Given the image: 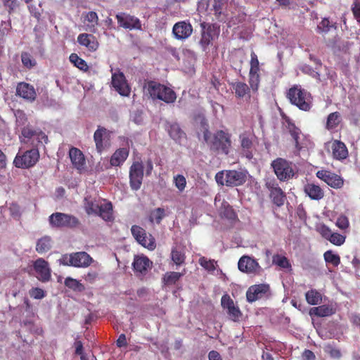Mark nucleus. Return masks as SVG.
Segmentation results:
<instances>
[{"instance_id":"nucleus-64","label":"nucleus","mask_w":360,"mask_h":360,"mask_svg":"<svg viewBox=\"0 0 360 360\" xmlns=\"http://www.w3.org/2000/svg\"><path fill=\"white\" fill-rule=\"evenodd\" d=\"M209 360H222L220 354L215 350H212L208 354Z\"/></svg>"},{"instance_id":"nucleus-5","label":"nucleus","mask_w":360,"mask_h":360,"mask_svg":"<svg viewBox=\"0 0 360 360\" xmlns=\"http://www.w3.org/2000/svg\"><path fill=\"white\" fill-rule=\"evenodd\" d=\"M291 104L303 111H309L312 106L311 94L299 85L290 87L286 95Z\"/></svg>"},{"instance_id":"nucleus-33","label":"nucleus","mask_w":360,"mask_h":360,"mask_svg":"<svg viewBox=\"0 0 360 360\" xmlns=\"http://www.w3.org/2000/svg\"><path fill=\"white\" fill-rule=\"evenodd\" d=\"M304 191L311 200H319L324 196V192L322 188L314 184H306Z\"/></svg>"},{"instance_id":"nucleus-47","label":"nucleus","mask_w":360,"mask_h":360,"mask_svg":"<svg viewBox=\"0 0 360 360\" xmlns=\"http://www.w3.org/2000/svg\"><path fill=\"white\" fill-rule=\"evenodd\" d=\"M171 257L174 264L177 266H180L185 262L186 256L185 254L181 251L177 250L176 248H173L171 252Z\"/></svg>"},{"instance_id":"nucleus-24","label":"nucleus","mask_w":360,"mask_h":360,"mask_svg":"<svg viewBox=\"0 0 360 360\" xmlns=\"http://www.w3.org/2000/svg\"><path fill=\"white\" fill-rule=\"evenodd\" d=\"M193 32L192 25L185 21L178 22L174 24L172 33L177 39H185L189 37Z\"/></svg>"},{"instance_id":"nucleus-2","label":"nucleus","mask_w":360,"mask_h":360,"mask_svg":"<svg viewBox=\"0 0 360 360\" xmlns=\"http://www.w3.org/2000/svg\"><path fill=\"white\" fill-rule=\"evenodd\" d=\"M205 141L209 145L211 150L221 151L228 155L231 146V134L224 130H218L213 135L206 129L203 132Z\"/></svg>"},{"instance_id":"nucleus-37","label":"nucleus","mask_w":360,"mask_h":360,"mask_svg":"<svg viewBox=\"0 0 360 360\" xmlns=\"http://www.w3.org/2000/svg\"><path fill=\"white\" fill-rule=\"evenodd\" d=\"M341 122V116L339 112H334L328 115L326 122V129L332 130L336 128Z\"/></svg>"},{"instance_id":"nucleus-9","label":"nucleus","mask_w":360,"mask_h":360,"mask_svg":"<svg viewBox=\"0 0 360 360\" xmlns=\"http://www.w3.org/2000/svg\"><path fill=\"white\" fill-rule=\"evenodd\" d=\"M201 38L200 44L205 51L212 41L217 39L220 33V27L216 23L202 22L200 23Z\"/></svg>"},{"instance_id":"nucleus-34","label":"nucleus","mask_w":360,"mask_h":360,"mask_svg":"<svg viewBox=\"0 0 360 360\" xmlns=\"http://www.w3.org/2000/svg\"><path fill=\"white\" fill-rule=\"evenodd\" d=\"M335 313V309L326 304H323L319 307H313L309 311L311 316H316L318 317L330 316Z\"/></svg>"},{"instance_id":"nucleus-4","label":"nucleus","mask_w":360,"mask_h":360,"mask_svg":"<svg viewBox=\"0 0 360 360\" xmlns=\"http://www.w3.org/2000/svg\"><path fill=\"white\" fill-rule=\"evenodd\" d=\"M84 208L88 215H96L105 221H111L112 216V205L110 202L101 204L91 197H86L84 200Z\"/></svg>"},{"instance_id":"nucleus-10","label":"nucleus","mask_w":360,"mask_h":360,"mask_svg":"<svg viewBox=\"0 0 360 360\" xmlns=\"http://www.w3.org/2000/svg\"><path fill=\"white\" fill-rule=\"evenodd\" d=\"M284 119L285 127L294 140L296 154L299 155L304 148L307 147L309 140L290 117H285Z\"/></svg>"},{"instance_id":"nucleus-57","label":"nucleus","mask_w":360,"mask_h":360,"mask_svg":"<svg viewBox=\"0 0 360 360\" xmlns=\"http://www.w3.org/2000/svg\"><path fill=\"white\" fill-rule=\"evenodd\" d=\"M29 294L31 297L37 300H41L45 297V292L39 288H32L30 290Z\"/></svg>"},{"instance_id":"nucleus-61","label":"nucleus","mask_w":360,"mask_h":360,"mask_svg":"<svg viewBox=\"0 0 360 360\" xmlns=\"http://www.w3.org/2000/svg\"><path fill=\"white\" fill-rule=\"evenodd\" d=\"M225 177L226 171L219 172L215 175V180L218 184L223 186L225 184Z\"/></svg>"},{"instance_id":"nucleus-43","label":"nucleus","mask_w":360,"mask_h":360,"mask_svg":"<svg viewBox=\"0 0 360 360\" xmlns=\"http://www.w3.org/2000/svg\"><path fill=\"white\" fill-rule=\"evenodd\" d=\"M20 57L24 68L30 70L36 66L37 61L30 53L23 51Z\"/></svg>"},{"instance_id":"nucleus-12","label":"nucleus","mask_w":360,"mask_h":360,"mask_svg":"<svg viewBox=\"0 0 360 360\" xmlns=\"http://www.w3.org/2000/svg\"><path fill=\"white\" fill-rule=\"evenodd\" d=\"M131 232L135 240L143 247L149 250L155 249V238L151 234H148L144 229L137 225H133L131 228Z\"/></svg>"},{"instance_id":"nucleus-26","label":"nucleus","mask_w":360,"mask_h":360,"mask_svg":"<svg viewBox=\"0 0 360 360\" xmlns=\"http://www.w3.org/2000/svg\"><path fill=\"white\" fill-rule=\"evenodd\" d=\"M21 134L23 137L32 140L31 143L35 147H37L39 143H42L43 140L45 142L48 140L47 136L44 132H37L29 127H24Z\"/></svg>"},{"instance_id":"nucleus-41","label":"nucleus","mask_w":360,"mask_h":360,"mask_svg":"<svg viewBox=\"0 0 360 360\" xmlns=\"http://www.w3.org/2000/svg\"><path fill=\"white\" fill-rule=\"evenodd\" d=\"M70 61L77 68L82 71H87L89 66L86 62L81 58L77 53H71L69 57Z\"/></svg>"},{"instance_id":"nucleus-15","label":"nucleus","mask_w":360,"mask_h":360,"mask_svg":"<svg viewBox=\"0 0 360 360\" xmlns=\"http://www.w3.org/2000/svg\"><path fill=\"white\" fill-rule=\"evenodd\" d=\"M238 267L241 272L248 274L259 275L262 271V269L257 261L247 255H243L240 258Z\"/></svg>"},{"instance_id":"nucleus-16","label":"nucleus","mask_w":360,"mask_h":360,"mask_svg":"<svg viewBox=\"0 0 360 360\" xmlns=\"http://www.w3.org/2000/svg\"><path fill=\"white\" fill-rule=\"evenodd\" d=\"M221 305L223 309H226L229 318L234 321H239L243 316L238 306L236 305L233 300L228 294H225L221 297Z\"/></svg>"},{"instance_id":"nucleus-36","label":"nucleus","mask_w":360,"mask_h":360,"mask_svg":"<svg viewBox=\"0 0 360 360\" xmlns=\"http://www.w3.org/2000/svg\"><path fill=\"white\" fill-rule=\"evenodd\" d=\"M305 298L308 304L316 305L322 300L321 294L315 289H311L305 293Z\"/></svg>"},{"instance_id":"nucleus-52","label":"nucleus","mask_w":360,"mask_h":360,"mask_svg":"<svg viewBox=\"0 0 360 360\" xmlns=\"http://www.w3.org/2000/svg\"><path fill=\"white\" fill-rule=\"evenodd\" d=\"M174 182L179 191H183L186 186V180L184 175L177 174L174 177Z\"/></svg>"},{"instance_id":"nucleus-22","label":"nucleus","mask_w":360,"mask_h":360,"mask_svg":"<svg viewBox=\"0 0 360 360\" xmlns=\"http://www.w3.org/2000/svg\"><path fill=\"white\" fill-rule=\"evenodd\" d=\"M270 290L269 284L260 283L251 285L246 292V298L248 302H253L262 298Z\"/></svg>"},{"instance_id":"nucleus-13","label":"nucleus","mask_w":360,"mask_h":360,"mask_svg":"<svg viewBox=\"0 0 360 360\" xmlns=\"http://www.w3.org/2000/svg\"><path fill=\"white\" fill-rule=\"evenodd\" d=\"M112 132L103 127L98 126L94 134L96 149L99 154L108 149L111 145Z\"/></svg>"},{"instance_id":"nucleus-42","label":"nucleus","mask_w":360,"mask_h":360,"mask_svg":"<svg viewBox=\"0 0 360 360\" xmlns=\"http://www.w3.org/2000/svg\"><path fill=\"white\" fill-rule=\"evenodd\" d=\"M272 263L282 269L291 268V264L288 259L282 255L276 254L272 257Z\"/></svg>"},{"instance_id":"nucleus-44","label":"nucleus","mask_w":360,"mask_h":360,"mask_svg":"<svg viewBox=\"0 0 360 360\" xmlns=\"http://www.w3.org/2000/svg\"><path fill=\"white\" fill-rule=\"evenodd\" d=\"M64 283L66 287L74 291L82 292L85 289L83 284H82L79 281L71 277L66 278Z\"/></svg>"},{"instance_id":"nucleus-32","label":"nucleus","mask_w":360,"mask_h":360,"mask_svg":"<svg viewBox=\"0 0 360 360\" xmlns=\"http://www.w3.org/2000/svg\"><path fill=\"white\" fill-rule=\"evenodd\" d=\"M129 156V150L126 148H121L115 151L112 155L110 163L111 166L119 167L122 165Z\"/></svg>"},{"instance_id":"nucleus-35","label":"nucleus","mask_w":360,"mask_h":360,"mask_svg":"<svg viewBox=\"0 0 360 360\" xmlns=\"http://www.w3.org/2000/svg\"><path fill=\"white\" fill-rule=\"evenodd\" d=\"M232 89L235 91V96L238 98H243L245 96L250 98V88L243 82H236L231 84Z\"/></svg>"},{"instance_id":"nucleus-21","label":"nucleus","mask_w":360,"mask_h":360,"mask_svg":"<svg viewBox=\"0 0 360 360\" xmlns=\"http://www.w3.org/2000/svg\"><path fill=\"white\" fill-rule=\"evenodd\" d=\"M316 176L333 188H340L343 186V179L338 174L328 170H319Z\"/></svg>"},{"instance_id":"nucleus-49","label":"nucleus","mask_w":360,"mask_h":360,"mask_svg":"<svg viewBox=\"0 0 360 360\" xmlns=\"http://www.w3.org/2000/svg\"><path fill=\"white\" fill-rule=\"evenodd\" d=\"M200 265L209 271H213L215 270V262L213 259H207L205 257H201L199 259Z\"/></svg>"},{"instance_id":"nucleus-19","label":"nucleus","mask_w":360,"mask_h":360,"mask_svg":"<svg viewBox=\"0 0 360 360\" xmlns=\"http://www.w3.org/2000/svg\"><path fill=\"white\" fill-rule=\"evenodd\" d=\"M116 19L119 26L128 30H141V23L140 20L126 13H119L116 15Z\"/></svg>"},{"instance_id":"nucleus-63","label":"nucleus","mask_w":360,"mask_h":360,"mask_svg":"<svg viewBox=\"0 0 360 360\" xmlns=\"http://www.w3.org/2000/svg\"><path fill=\"white\" fill-rule=\"evenodd\" d=\"M302 356L304 360H315L316 359L314 353L309 349H305L303 352Z\"/></svg>"},{"instance_id":"nucleus-23","label":"nucleus","mask_w":360,"mask_h":360,"mask_svg":"<svg viewBox=\"0 0 360 360\" xmlns=\"http://www.w3.org/2000/svg\"><path fill=\"white\" fill-rule=\"evenodd\" d=\"M252 139L253 134L248 131H245L239 136L242 153L248 160H251L253 158L252 150L253 147Z\"/></svg>"},{"instance_id":"nucleus-17","label":"nucleus","mask_w":360,"mask_h":360,"mask_svg":"<svg viewBox=\"0 0 360 360\" xmlns=\"http://www.w3.org/2000/svg\"><path fill=\"white\" fill-rule=\"evenodd\" d=\"M112 85L115 89L122 96H129L131 88L127 83L123 72L120 70L112 75Z\"/></svg>"},{"instance_id":"nucleus-31","label":"nucleus","mask_w":360,"mask_h":360,"mask_svg":"<svg viewBox=\"0 0 360 360\" xmlns=\"http://www.w3.org/2000/svg\"><path fill=\"white\" fill-rule=\"evenodd\" d=\"M333 156L336 160H345L348 156V150L345 144L338 140H335L332 143Z\"/></svg>"},{"instance_id":"nucleus-8","label":"nucleus","mask_w":360,"mask_h":360,"mask_svg":"<svg viewBox=\"0 0 360 360\" xmlns=\"http://www.w3.org/2000/svg\"><path fill=\"white\" fill-rule=\"evenodd\" d=\"M39 159L37 148H32L25 152H18L13 160L14 165L20 169H29L34 167Z\"/></svg>"},{"instance_id":"nucleus-39","label":"nucleus","mask_w":360,"mask_h":360,"mask_svg":"<svg viewBox=\"0 0 360 360\" xmlns=\"http://www.w3.org/2000/svg\"><path fill=\"white\" fill-rule=\"evenodd\" d=\"M168 133L170 137L175 141H180L185 136V133L176 123L170 124Z\"/></svg>"},{"instance_id":"nucleus-18","label":"nucleus","mask_w":360,"mask_h":360,"mask_svg":"<svg viewBox=\"0 0 360 360\" xmlns=\"http://www.w3.org/2000/svg\"><path fill=\"white\" fill-rule=\"evenodd\" d=\"M266 187L269 191V196L276 206L281 207L284 204L285 195L283 190L278 186L275 179L267 181Z\"/></svg>"},{"instance_id":"nucleus-51","label":"nucleus","mask_w":360,"mask_h":360,"mask_svg":"<svg viewBox=\"0 0 360 360\" xmlns=\"http://www.w3.org/2000/svg\"><path fill=\"white\" fill-rule=\"evenodd\" d=\"M325 352L333 359H340L342 357L340 350L333 347L331 345H328L325 347Z\"/></svg>"},{"instance_id":"nucleus-62","label":"nucleus","mask_w":360,"mask_h":360,"mask_svg":"<svg viewBox=\"0 0 360 360\" xmlns=\"http://www.w3.org/2000/svg\"><path fill=\"white\" fill-rule=\"evenodd\" d=\"M116 345L120 348L127 345L126 335L124 333H122L119 335V338L116 342Z\"/></svg>"},{"instance_id":"nucleus-25","label":"nucleus","mask_w":360,"mask_h":360,"mask_svg":"<svg viewBox=\"0 0 360 360\" xmlns=\"http://www.w3.org/2000/svg\"><path fill=\"white\" fill-rule=\"evenodd\" d=\"M16 95L30 101H34L37 96L34 86L26 82H20L18 84Z\"/></svg>"},{"instance_id":"nucleus-20","label":"nucleus","mask_w":360,"mask_h":360,"mask_svg":"<svg viewBox=\"0 0 360 360\" xmlns=\"http://www.w3.org/2000/svg\"><path fill=\"white\" fill-rule=\"evenodd\" d=\"M247 180V172L238 170H226L225 185L229 187L241 186Z\"/></svg>"},{"instance_id":"nucleus-7","label":"nucleus","mask_w":360,"mask_h":360,"mask_svg":"<svg viewBox=\"0 0 360 360\" xmlns=\"http://www.w3.org/2000/svg\"><path fill=\"white\" fill-rule=\"evenodd\" d=\"M60 262L65 266L87 267L93 262V259L86 252H78L62 255Z\"/></svg>"},{"instance_id":"nucleus-1","label":"nucleus","mask_w":360,"mask_h":360,"mask_svg":"<svg viewBox=\"0 0 360 360\" xmlns=\"http://www.w3.org/2000/svg\"><path fill=\"white\" fill-rule=\"evenodd\" d=\"M143 93L153 100H160L169 104L176 99L175 91L171 88L153 80L146 81Z\"/></svg>"},{"instance_id":"nucleus-30","label":"nucleus","mask_w":360,"mask_h":360,"mask_svg":"<svg viewBox=\"0 0 360 360\" xmlns=\"http://www.w3.org/2000/svg\"><path fill=\"white\" fill-rule=\"evenodd\" d=\"M69 156L74 167L78 170L84 169L85 158L82 152L75 147H72L69 151Z\"/></svg>"},{"instance_id":"nucleus-11","label":"nucleus","mask_w":360,"mask_h":360,"mask_svg":"<svg viewBox=\"0 0 360 360\" xmlns=\"http://www.w3.org/2000/svg\"><path fill=\"white\" fill-rule=\"evenodd\" d=\"M49 223L56 228H75L79 226V219L71 214L55 212L49 216Z\"/></svg>"},{"instance_id":"nucleus-54","label":"nucleus","mask_w":360,"mask_h":360,"mask_svg":"<svg viewBox=\"0 0 360 360\" xmlns=\"http://www.w3.org/2000/svg\"><path fill=\"white\" fill-rule=\"evenodd\" d=\"M4 6L8 8V14H12L18 7L19 3L18 0H2Z\"/></svg>"},{"instance_id":"nucleus-29","label":"nucleus","mask_w":360,"mask_h":360,"mask_svg":"<svg viewBox=\"0 0 360 360\" xmlns=\"http://www.w3.org/2000/svg\"><path fill=\"white\" fill-rule=\"evenodd\" d=\"M77 42L85 46L90 51H95L98 49L99 44L95 36L91 34L82 33L78 35Z\"/></svg>"},{"instance_id":"nucleus-55","label":"nucleus","mask_w":360,"mask_h":360,"mask_svg":"<svg viewBox=\"0 0 360 360\" xmlns=\"http://www.w3.org/2000/svg\"><path fill=\"white\" fill-rule=\"evenodd\" d=\"M335 224L339 229L345 230L349 226V219L345 215H340L338 217Z\"/></svg>"},{"instance_id":"nucleus-56","label":"nucleus","mask_w":360,"mask_h":360,"mask_svg":"<svg viewBox=\"0 0 360 360\" xmlns=\"http://www.w3.org/2000/svg\"><path fill=\"white\" fill-rule=\"evenodd\" d=\"M351 10L356 21L360 23V1L354 0Z\"/></svg>"},{"instance_id":"nucleus-27","label":"nucleus","mask_w":360,"mask_h":360,"mask_svg":"<svg viewBox=\"0 0 360 360\" xmlns=\"http://www.w3.org/2000/svg\"><path fill=\"white\" fill-rule=\"evenodd\" d=\"M34 269L38 274L39 280L42 282L49 281L51 278V272L48 266V262L44 259L39 258L34 263Z\"/></svg>"},{"instance_id":"nucleus-46","label":"nucleus","mask_w":360,"mask_h":360,"mask_svg":"<svg viewBox=\"0 0 360 360\" xmlns=\"http://www.w3.org/2000/svg\"><path fill=\"white\" fill-rule=\"evenodd\" d=\"M84 21H87L88 24L86 26L89 27L90 31L95 30L96 26L98 25V17L96 12L89 11L86 14Z\"/></svg>"},{"instance_id":"nucleus-45","label":"nucleus","mask_w":360,"mask_h":360,"mask_svg":"<svg viewBox=\"0 0 360 360\" xmlns=\"http://www.w3.org/2000/svg\"><path fill=\"white\" fill-rule=\"evenodd\" d=\"M323 257L326 263L330 264L335 267L340 264V256L338 254H335L332 250L325 252Z\"/></svg>"},{"instance_id":"nucleus-53","label":"nucleus","mask_w":360,"mask_h":360,"mask_svg":"<svg viewBox=\"0 0 360 360\" xmlns=\"http://www.w3.org/2000/svg\"><path fill=\"white\" fill-rule=\"evenodd\" d=\"M328 240L333 245L339 246L345 243V236L338 233H333Z\"/></svg>"},{"instance_id":"nucleus-28","label":"nucleus","mask_w":360,"mask_h":360,"mask_svg":"<svg viewBox=\"0 0 360 360\" xmlns=\"http://www.w3.org/2000/svg\"><path fill=\"white\" fill-rule=\"evenodd\" d=\"M152 264V262L146 256L137 255L134 257L132 266L135 272L145 275L151 268Z\"/></svg>"},{"instance_id":"nucleus-50","label":"nucleus","mask_w":360,"mask_h":360,"mask_svg":"<svg viewBox=\"0 0 360 360\" xmlns=\"http://www.w3.org/2000/svg\"><path fill=\"white\" fill-rule=\"evenodd\" d=\"M248 83L250 89L253 92H257L259 86L260 75H249Z\"/></svg>"},{"instance_id":"nucleus-58","label":"nucleus","mask_w":360,"mask_h":360,"mask_svg":"<svg viewBox=\"0 0 360 360\" xmlns=\"http://www.w3.org/2000/svg\"><path fill=\"white\" fill-rule=\"evenodd\" d=\"M331 25L328 18H323L317 26L319 32H327L330 30Z\"/></svg>"},{"instance_id":"nucleus-3","label":"nucleus","mask_w":360,"mask_h":360,"mask_svg":"<svg viewBox=\"0 0 360 360\" xmlns=\"http://www.w3.org/2000/svg\"><path fill=\"white\" fill-rule=\"evenodd\" d=\"M233 0H207L206 12L207 15H213L212 20L226 22L231 17V8Z\"/></svg>"},{"instance_id":"nucleus-14","label":"nucleus","mask_w":360,"mask_h":360,"mask_svg":"<svg viewBox=\"0 0 360 360\" xmlns=\"http://www.w3.org/2000/svg\"><path fill=\"white\" fill-rule=\"evenodd\" d=\"M143 165L140 161L134 162L129 167V185L133 191H138L141 188L143 179Z\"/></svg>"},{"instance_id":"nucleus-40","label":"nucleus","mask_w":360,"mask_h":360,"mask_svg":"<svg viewBox=\"0 0 360 360\" xmlns=\"http://www.w3.org/2000/svg\"><path fill=\"white\" fill-rule=\"evenodd\" d=\"M184 273L169 271L167 272L163 276V283L165 285H170L175 284L179 278L184 276Z\"/></svg>"},{"instance_id":"nucleus-6","label":"nucleus","mask_w":360,"mask_h":360,"mask_svg":"<svg viewBox=\"0 0 360 360\" xmlns=\"http://www.w3.org/2000/svg\"><path fill=\"white\" fill-rule=\"evenodd\" d=\"M271 167L281 181H288L295 175L294 165L292 162L282 158H277L272 161Z\"/></svg>"},{"instance_id":"nucleus-60","label":"nucleus","mask_w":360,"mask_h":360,"mask_svg":"<svg viewBox=\"0 0 360 360\" xmlns=\"http://www.w3.org/2000/svg\"><path fill=\"white\" fill-rule=\"evenodd\" d=\"M320 233L321 236L327 240L330 238V236L333 233L331 230L326 225H323L321 226Z\"/></svg>"},{"instance_id":"nucleus-59","label":"nucleus","mask_w":360,"mask_h":360,"mask_svg":"<svg viewBox=\"0 0 360 360\" xmlns=\"http://www.w3.org/2000/svg\"><path fill=\"white\" fill-rule=\"evenodd\" d=\"M221 215L228 219H234L236 217V214L233 209L229 205L224 207V210L221 212Z\"/></svg>"},{"instance_id":"nucleus-48","label":"nucleus","mask_w":360,"mask_h":360,"mask_svg":"<svg viewBox=\"0 0 360 360\" xmlns=\"http://www.w3.org/2000/svg\"><path fill=\"white\" fill-rule=\"evenodd\" d=\"M165 217V210L161 207H158L151 212L150 216V221H155L157 224H160Z\"/></svg>"},{"instance_id":"nucleus-38","label":"nucleus","mask_w":360,"mask_h":360,"mask_svg":"<svg viewBox=\"0 0 360 360\" xmlns=\"http://www.w3.org/2000/svg\"><path fill=\"white\" fill-rule=\"evenodd\" d=\"M51 248V240L49 236L43 237L38 240L36 245V250L37 252L41 254L46 252Z\"/></svg>"}]
</instances>
